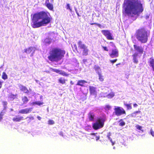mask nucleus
Masks as SVG:
<instances>
[{
    "label": "nucleus",
    "mask_w": 154,
    "mask_h": 154,
    "mask_svg": "<svg viewBox=\"0 0 154 154\" xmlns=\"http://www.w3.org/2000/svg\"><path fill=\"white\" fill-rule=\"evenodd\" d=\"M45 5L47 8L50 10L52 11L53 10L54 6L52 4L49 2V0H46Z\"/></svg>",
    "instance_id": "obj_15"
},
{
    "label": "nucleus",
    "mask_w": 154,
    "mask_h": 154,
    "mask_svg": "<svg viewBox=\"0 0 154 154\" xmlns=\"http://www.w3.org/2000/svg\"><path fill=\"white\" fill-rule=\"evenodd\" d=\"M119 122H120L119 123V126H123L125 125V122L122 121V119H121L119 121Z\"/></svg>",
    "instance_id": "obj_28"
},
{
    "label": "nucleus",
    "mask_w": 154,
    "mask_h": 154,
    "mask_svg": "<svg viewBox=\"0 0 154 154\" xmlns=\"http://www.w3.org/2000/svg\"><path fill=\"white\" fill-rule=\"evenodd\" d=\"M2 77L3 79L6 80L8 79V75L5 72H3L2 73Z\"/></svg>",
    "instance_id": "obj_24"
},
{
    "label": "nucleus",
    "mask_w": 154,
    "mask_h": 154,
    "mask_svg": "<svg viewBox=\"0 0 154 154\" xmlns=\"http://www.w3.org/2000/svg\"><path fill=\"white\" fill-rule=\"evenodd\" d=\"M109 55L112 58L118 57L119 56L118 51L116 48L112 50L111 52L109 53Z\"/></svg>",
    "instance_id": "obj_11"
},
{
    "label": "nucleus",
    "mask_w": 154,
    "mask_h": 154,
    "mask_svg": "<svg viewBox=\"0 0 154 154\" xmlns=\"http://www.w3.org/2000/svg\"><path fill=\"white\" fill-rule=\"evenodd\" d=\"M111 135V133L110 132H109L108 133L107 137L110 141H111V139H112V138L110 137Z\"/></svg>",
    "instance_id": "obj_35"
},
{
    "label": "nucleus",
    "mask_w": 154,
    "mask_h": 154,
    "mask_svg": "<svg viewBox=\"0 0 154 154\" xmlns=\"http://www.w3.org/2000/svg\"><path fill=\"white\" fill-rule=\"evenodd\" d=\"M32 105H36V101L35 102H33L32 103Z\"/></svg>",
    "instance_id": "obj_53"
},
{
    "label": "nucleus",
    "mask_w": 154,
    "mask_h": 154,
    "mask_svg": "<svg viewBox=\"0 0 154 154\" xmlns=\"http://www.w3.org/2000/svg\"><path fill=\"white\" fill-rule=\"evenodd\" d=\"M3 82L0 81V89L2 88Z\"/></svg>",
    "instance_id": "obj_45"
},
{
    "label": "nucleus",
    "mask_w": 154,
    "mask_h": 154,
    "mask_svg": "<svg viewBox=\"0 0 154 154\" xmlns=\"http://www.w3.org/2000/svg\"><path fill=\"white\" fill-rule=\"evenodd\" d=\"M70 83L71 85H73V84H74L72 82V81H70Z\"/></svg>",
    "instance_id": "obj_55"
},
{
    "label": "nucleus",
    "mask_w": 154,
    "mask_h": 154,
    "mask_svg": "<svg viewBox=\"0 0 154 154\" xmlns=\"http://www.w3.org/2000/svg\"><path fill=\"white\" fill-rule=\"evenodd\" d=\"M75 11L76 14H77L78 16L80 17V15H79V13H78V11H77V10L76 9H75Z\"/></svg>",
    "instance_id": "obj_46"
},
{
    "label": "nucleus",
    "mask_w": 154,
    "mask_h": 154,
    "mask_svg": "<svg viewBox=\"0 0 154 154\" xmlns=\"http://www.w3.org/2000/svg\"><path fill=\"white\" fill-rule=\"evenodd\" d=\"M54 123V122L52 120H49L48 121V124L49 125H53Z\"/></svg>",
    "instance_id": "obj_34"
},
{
    "label": "nucleus",
    "mask_w": 154,
    "mask_h": 154,
    "mask_svg": "<svg viewBox=\"0 0 154 154\" xmlns=\"http://www.w3.org/2000/svg\"><path fill=\"white\" fill-rule=\"evenodd\" d=\"M4 114V112L1 111L0 113V122L3 119V116Z\"/></svg>",
    "instance_id": "obj_30"
},
{
    "label": "nucleus",
    "mask_w": 154,
    "mask_h": 154,
    "mask_svg": "<svg viewBox=\"0 0 154 154\" xmlns=\"http://www.w3.org/2000/svg\"><path fill=\"white\" fill-rule=\"evenodd\" d=\"M150 133L153 137H154V131H153L152 128L150 130Z\"/></svg>",
    "instance_id": "obj_38"
},
{
    "label": "nucleus",
    "mask_w": 154,
    "mask_h": 154,
    "mask_svg": "<svg viewBox=\"0 0 154 154\" xmlns=\"http://www.w3.org/2000/svg\"><path fill=\"white\" fill-rule=\"evenodd\" d=\"M20 89L25 93L28 94L29 93V91L28 90L26 87L22 85H21L20 87Z\"/></svg>",
    "instance_id": "obj_17"
},
{
    "label": "nucleus",
    "mask_w": 154,
    "mask_h": 154,
    "mask_svg": "<svg viewBox=\"0 0 154 154\" xmlns=\"http://www.w3.org/2000/svg\"><path fill=\"white\" fill-rule=\"evenodd\" d=\"M52 71L54 72H56L57 73H58L60 74V72L61 70L57 69H52Z\"/></svg>",
    "instance_id": "obj_33"
},
{
    "label": "nucleus",
    "mask_w": 154,
    "mask_h": 154,
    "mask_svg": "<svg viewBox=\"0 0 154 154\" xmlns=\"http://www.w3.org/2000/svg\"><path fill=\"white\" fill-rule=\"evenodd\" d=\"M102 48L104 49V50L107 51H108V49L107 47L106 46H102Z\"/></svg>",
    "instance_id": "obj_42"
},
{
    "label": "nucleus",
    "mask_w": 154,
    "mask_h": 154,
    "mask_svg": "<svg viewBox=\"0 0 154 154\" xmlns=\"http://www.w3.org/2000/svg\"><path fill=\"white\" fill-rule=\"evenodd\" d=\"M123 6V13L130 17L136 15L139 16L143 11L142 4L138 0H124Z\"/></svg>",
    "instance_id": "obj_1"
},
{
    "label": "nucleus",
    "mask_w": 154,
    "mask_h": 154,
    "mask_svg": "<svg viewBox=\"0 0 154 154\" xmlns=\"http://www.w3.org/2000/svg\"><path fill=\"white\" fill-rule=\"evenodd\" d=\"M149 17L148 16V17H147V18H148Z\"/></svg>",
    "instance_id": "obj_59"
},
{
    "label": "nucleus",
    "mask_w": 154,
    "mask_h": 154,
    "mask_svg": "<svg viewBox=\"0 0 154 154\" xmlns=\"http://www.w3.org/2000/svg\"><path fill=\"white\" fill-rule=\"evenodd\" d=\"M66 80L63 78L61 77L58 80L59 83L62 84H65L66 83Z\"/></svg>",
    "instance_id": "obj_20"
},
{
    "label": "nucleus",
    "mask_w": 154,
    "mask_h": 154,
    "mask_svg": "<svg viewBox=\"0 0 154 154\" xmlns=\"http://www.w3.org/2000/svg\"><path fill=\"white\" fill-rule=\"evenodd\" d=\"M2 103L3 105V106L5 109H6L7 108V105L8 103L7 101H3Z\"/></svg>",
    "instance_id": "obj_32"
},
{
    "label": "nucleus",
    "mask_w": 154,
    "mask_h": 154,
    "mask_svg": "<svg viewBox=\"0 0 154 154\" xmlns=\"http://www.w3.org/2000/svg\"><path fill=\"white\" fill-rule=\"evenodd\" d=\"M43 104V103L39 101H36V105L38 106L42 105Z\"/></svg>",
    "instance_id": "obj_39"
},
{
    "label": "nucleus",
    "mask_w": 154,
    "mask_h": 154,
    "mask_svg": "<svg viewBox=\"0 0 154 154\" xmlns=\"http://www.w3.org/2000/svg\"><path fill=\"white\" fill-rule=\"evenodd\" d=\"M131 116L134 118L136 117V114H135V113L134 112H133L131 114Z\"/></svg>",
    "instance_id": "obj_41"
},
{
    "label": "nucleus",
    "mask_w": 154,
    "mask_h": 154,
    "mask_svg": "<svg viewBox=\"0 0 154 154\" xmlns=\"http://www.w3.org/2000/svg\"><path fill=\"white\" fill-rule=\"evenodd\" d=\"M149 17L148 16V17H147V18H148Z\"/></svg>",
    "instance_id": "obj_58"
},
{
    "label": "nucleus",
    "mask_w": 154,
    "mask_h": 154,
    "mask_svg": "<svg viewBox=\"0 0 154 154\" xmlns=\"http://www.w3.org/2000/svg\"><path fill=\"white\" fill-rule=\"evenodd\" d=\"M24 119V118L19 115L16 116L12 119V120L14 122H19Z\"/></svg>",
    "instance_id": "obj_14"
},
{
    "label": "nucleus",
    "mask_w": 154,
    "mask_h": 154,
    "mask_svg": "<svg viewBox=\"0 0 154 154\" xmlns=\"http://www.w3.org/2000/svg\"><path fill=\"white\" fill-rule=\"evenodd\" d=\"M78 51L77 52L80 54H82L83 56H87L88 55L89 50L88 47L82 43L81 41H79L78 42Z\"/></svg>",
    "instance_id": "obj_6"
},
{
    "label": "nucleus",
    "mask_w": 154,
    "mask_h": 154,
    "mask_svg": "<svg viewBox=\"0 0 154 154\" xmlns=\"http://www.w3.org/2000/svg\"><path fill=\"white\" fill-rule=\"evenodd\" d=\"M110 141L112 143V145L113 146L114 144L115 143L114 142H113L112 139H111V141Z\"/></svg>",
    "instance_id": "obj_51"
},
{
    "label": "nucleus",
    "mask_w": 154,
    "mask_h": 154,
    "mask_svg": "<svg viewBox=\"0 0 154 154\" xmlns=\"http://www.w3.org/2000/svg\"><path fill=\"white\" fill-rule=\"evenodd\" d=\"M114 112L115 114L117 116H119L122 115H126V112L125 110L122 108L117 106L115 107L114 109Z\"/></svg>",
    "instance_id": "obj_8"
},
{
    "label": "nucleus",
    "mask_w": 154,
    "mask_h": 154,
    "mask_svg": "<svg viewBox=\"0 0 154 154\" xmlns=\"http://www.w3.org/2000/svg\"><path fill=\"white\" fill-rule=\"evenodd\" d=\"M133 47L135 51H137V52L134 53L132 55L133 57V62L134 63L137 64L138 62V60L137 59L138 54H142L143 53L144 48L141 46L137 45L135 44L134 45Z\"/></svg>",
    "instance_id": "obj_5"
},
{
    "label": "nucleus",
    "mask_w": 154,
    "mask_h": 154,
    "mask_svg": "<svg viewBox=\"0 0 154 154\" xmlns=\"http://www.w3.org/2000/svg\"><path fill=\"white\" fill-rule=\"evenodd\" d=\"M153 85H154V83L153 84Z\"/></svg>",
    "instance_id": "obj_60"
},
{
    "label": "nucleus",
    "mask_w": 154,
    "mask_h": 154,
    "mask_svg": "<svg viewBox=\"0 0 154 154\" xmlns=\"http://www.w3.org/2000/svg\"><path fill=\"white\" fill-rule=\"evenodd\" d=\"M29 118L30 120H33L34 119V118L33 117H27L26 118Z\"/></svg>",
    "instance_id": "obj_49"
},
{
    "label": "nucleus",
    "mask_w": 154,
    "mask_h": 154,
    "mask_svg": "<svg viewBox=\"0 0 154 154\" xmlns=\"http://www.w3.org/2000/svg\"><path fill=\"white\" fill-rule=\"evenodd\" d=\"M111 108V106L109 105H106L105 107V109L106 110H109Z\"/></svg>",
    "instance_id": "obj_36"
},
{
    "label": "nucleus",
    "mask_w": 154,
    "mask_h": 154,
    "mask_svg": "<svg viewBox=\"0 0 154 154\" xmlns=\"http://www.w3.org/2000/svg\"><path fill=\"white\" fill-rule=\"evenodd\" d=\"M135 36L137 39L141 43H146L148 39L147 32L144 27L137 29L135 33Z\"/></svg>",
    "instance_id": "obj_4"
},
{
    "label": "nucleus",
    "mask_w": 154,
    "mask_h": 154,
    "mask_svg": "<svg viewBox=\"0 0 154 154\" xmlns=\"http://www.w3.org/2000/svg\"><path fill=\"white\" fill-rule=\"evenodd\" d=\"M94 69L96 71L98 69H100V67L99 66H95L94 67Z\"/></svg>",
    "instance_id": "obj_43"
},
{
    "label": "nucleus",
    "mask_w": 154,
    "mask_h": 154,
    "mask_svg": "<svg viewBox=\"0 0 154 154\" xmlns=\"http://www.w3.org/2000/svg\"><path fill=\"white\" fill-rule=\"evenodd\" d=\"M98 74L99 75V80L101 82H103L104 80L103 76L100 73H99Z\"/></svg>",
    "instance_id": "obj_25"
},
{
    "label": "nucleus",
    "mask_w": 154,
    "mask_h": 154,
    "mask_svg": "<svg viewBox=\"0 0 154 154\" xmlns=\"http://www.w3.org/2000/svg\"><path fill=\"white\" fill-rule=\"evenodd\" d=\"M124 106H126L127 107V110H130L132 108V107L131 105V103H129V104H126V103H124Z\"/></svg>",
    "instance_id": "obj_23"
},
{
    "label": "nucleus",
    "mask_w": 154,
    "mask_h": 154,
    "mask_svg": "<svg viewBox=\"0 0 154 154\" xmlns=\"http://www.w3.org/2000/svg\"><path fill=\"white\" fill-rule=\"evenodd\" d=\"M97 88L93 86H89V91L90 93V96L91 97L94 96V98H96L97 95Z\"/></svg>",
    "instance_id": "obj_9"
},
{
    "label": "nucleus",
    "mask_w": 154,
    "mask_h": 154,
    "mask_svg": "<svg viewBox=\"0 0 154 154\" xmlns=\"http://www.w3.org/2000/svg\"><path fill=\"white\" fill-rule=\"evenodd\" d=\"M48 58L52 62H57L60 60L64 56L65 51L57 47L52 48L48 53Z\"/></svg>",
    "instance_id": "obj_3"
},
{
    "label": "nucleus",
    "mask_w": 154,
    "mask_h": 154,
    "mask_svg": "<svg viewBox=\"0 0 154 154\" xmlns=\"http://www.w3.org/2000/svg\"><path fill=\"white\" fill-rule=\"evenodd\" d=\"M94 114L93 112H90L88 114V118L89 120L91 121H94Z\"/></svg>",
    "instance_id": "obj_18"
},
{
    "label": "nucleus",
    "mask_w": 154,
    "mask_h": 154,
    "mask_svg": "<svg viewBox=\"0 0 154 154\" xmlns=\"http://www.w3.org/2000/svg\"><path fill=\"white\" fill-rule=\"evenodd\" d=\"M60 74L65 76H69V74L64 71H61L60 72Z\"/></svg>",
    "instance_id": "obj_27"
},
{
    "label": "nucleus",
    "mask_w": 154,
    "mask_h": 154,
    "mask_svg": "<svg viewBox=\"0 0 154 154\" xmlns=\"http://www.w3.org/2000/svg\"><path fill=\"white\" fill-rule=\"evenodd\" d=\"M100 138V136H96V140L97 141H98Z\"/></svg>",
    "instance_id": "obj_44"
},
{
    "label": "nucleus",
    "mask_w": 154,
    "mask_h": 154,
    "mask_svg": "<svg viewBox=\"0 0 154 154\" xmlns=\"http://www.w3.org/2000/svg\"><path fill=\"white\" fill-rule=\"evenodd\" d=\"M149 63V64L150 66L152 68V69L154 71V59L152 58H150Z\"/></svg>",
    "instance_id": "obj_19"
},
{
    "label": "nucleus",
    "mask_w": 154,
    "mask_h": 154,
    "mask_svg": "<svg viewBox=\"0 0 154 154\" xmlns=\"http://www.w3.org/2000/svg\"><path fill=\"white\" fill-rule=\"evenodd\" d=\"M74 46L75 48V50H76V51H78V49L77 48V46L76 45V44H75L74 45Z\"/></svg>",
    "instance_id": "obj_48"
},
{
    "label": "nucleus",
    "mask_w": 154,
    "mask_h": 154,
    "mask_svg": "<svg viewBox=\"0 0 154 154\" xmlns=\"http://www.w3.org/2000/svg\"><path fill=\"white\" fill-rule=\"evenodd\" d=\"M90 24L91 25H97V26H98V27L100 28H101L102 27V26L99 23H90Z\"/></svg>",
    "instance_id": "obj_31"
},
{
    "label": "nucleus",
    "mask_w": 154,
    "mask_h": 154,
    "mask_svg": "<svg viewBox=\"0 0 154 154\" xmlns=\"http://www.w3.org/2000/svg\"><path fill=\"white\" fill-rule=\"evenodd\" d=\"M97 133H92L90 134V135H94L95 136L96 134H97Z\"/></svg>",
    "instance_id": "obj_52"
},
{
    "label": "nucleus",
    "mask_w": 154,
    "mask_h": 154,
    "mask_svg": "<svg viewBox=\"0 0 154 154\" xmlns=\"http://www.w3.org/2000/svg\"><path fill=\"white\" fill-rule=\"evenodd\" d=\"M101 32L105 36L107 39L109 40H114V38L112 37V34L110 31L108 30H103L101 31Z\"/></svg>",
    "instance_id": "obj_10"
},
{
    "label": "nucleus",
    "mask_w": 154,
    "mask_h": 154,
    "mask_svg": "<svg viewBox=\"0 0 154 154\" xmlns=\"http://www.w3.org/2000/svg\"><path fill=\"white\" fill-rule=\"evenodd\" d=\"M87 81L85 80H80L78 81V82L76 84L77 85H79L81 87H84V84L87 83Z\"/></svg>",
    "instance_id": "obj_16"
},
{
    "label": "nucleus",
    "mask_w": 154,
    "mask_h": 154,
    "mask_svg": "<svg viewBox=\"0 0 154 154\" xmlns=\"http://www.w3.org/2000/svg\"><path fill=\"white\" fill-rule=\"evenodd\" d=\"M117 60V59H116L113 60H110V61L111 63H112V64L116 62Z\"/></svg>",
    "instance_id": "obj_40"
},
{
    "label": "nucleus",
    "mask_w": 154,
    "mask_h": 154,
    "mask_svg": "<svg viewBox=\"0 0 154 154\" xmlns=\"http://www.w3.org/2000/svg\"><path fill=\"white\" fill-rule=\"evenodd\" d=\"M8 98L11 100H13L14 99H15L17 97V94H11L8 96Z\"/></svg>",
    "instance_id": "obj_22"
},
{
    "label": "nucleus",
    "mask_w": 154,
    "mask_h": 154,
    "mask_svg": "<svg viewBox=\"0 0 154 154\" xmlns=\"http://www.w3.org/2000/svg\"><path fill=\"white\" fill-rule=\"evenodd\" d=\"M136 128L137 129L139 130H141V129L142 128V127L141 126H140L139 125H136Z\"/></svg>",
    "instance_id": "obj_37"
},
{
    "label": "nucleus",
    "mask_w": 154,
    "mask_h": 154,
    "mask_svg": "<svg viewBox=\"0 0 154 154\" xmlns=\"http://www.w3.org/2000/svg\"><path fill=\"white\" fill-rule=\"evenodd\" d=\"M66 8L67 10H69L70 12H72V9L70 8V4L69 3H67L66 5Z\"/></svg>",
    "instance_id": "obj_29"
},
{
    "label": "nucleus",
    "mask_w": 154,
    "mask_h": 154,
    "mask_svg": "<svg viewBox=\"0 0 154 154\" xmlns=\"http://www.w3.org/2000/svg\"><path fill=\"white\" fill-rule=\"evenodd\" d=\"M105 117L98 118L96 122L92 124V127L95 130H97L103 127L106 121Z\"/></svg>",
    "instance_id": "obj_7"
},
{
    "label": "nucleus",
    "mask_w": 154,
    "mask_h": 154,
    "mask_svg": "<svg viewBox=\"0 0 154 154\" xmlns=\"http://www.w3.org/2000/svg\"><path fill=\"white\" fill-rule=\"evenodd\" d=\"M121 64V63H118L116 64V66H117L118 65H120Z\"/></svg>",
    "instance_id": "obj_56"
},
{
    "label": "nucleus",
    "mask_w": 154,
    "mask_h": 154,
    "mask_svg": "<svg viewBox=\"0 0 154 154\" xmlns=\"http://www.w3.org/2000/svg\"><path fill=\"white\" fill-rule=\"evenodd\" d=\"M52 18L48 13L44 11H41L33 14L32 25L33 28H37L45 26L49 23Z\"/></svg>",
    "instance_id": "obj_2"
},
{
    "label": "nucleus",
    "mask_w": 154,
    "mask_h": 154,
    "mask_svg": "<svg viewBox=\"0 0 154 154\" xmlns=\"http://www.w3.org/2000/svg\"><path fill=\"white\" fill-rule=\"evenodd\" d=\"M134 112V113H135V114H137V113H140V111L139 110H138V111H137Z\"/></svg>",
    "instance_id": "obj_50"
},
{
    "label": "nucleus",
    "mask_w": 154,
    "mask_h": 154,
    "mask_svg": "<svg viewBox=\"0 0 154 154\" xmlns=\"http://www.w3.org/2000/svg\"><path fill=\"white\" fill-rule=\"evenodd\" d=\"M22 100L23 104L26 103L29 100L28 99V98L25 96L22 98Z\"/></svg>",
    "instance_id": "obj_21"
},
{
    "label": "nucleus",
    "mask_w": 154,
    "mask_h": 154,
    "mask_svg": "<svg viewBox=\"0 0 154 154\" xmlns=\"http://www.w3.org/2000/svg\"><path fill=\"white\" fill-rule=\"evenodd\" d=\"M137 106L138 105L137 103H135L133 104V106L134 107H137Z\"/></svg>",
    "instance_id": "obj_47"
},
{
    "label": "nucleus",
    "mask_w": 154,
    "mask_h": 154,
    "mask_svg": "<svg viewBox=\"0 0 154 154\" xmlns=\"http://www.w3.org/2000/svg\"><path fill=\"white\" fill-rule=\"evenodd\" d=\"M114 96V94L113 92H111L109 94H108L107 97L108 98H111L113 97Z\"/></svg>",
    "instance_id": "obj_26"
},
{
    "label": "nucleus",
    "mask_w": 154,
    "mask_h": 154,
    "mask_svg": "<svg viewBox=\"0 0 154 154\" xmlns=\"http://www.w3.org/2000/svg\"><path fill=\"white\" fill-rule=\"evenodd\" d=\"M32 108H27L24 109H22L19 110L18 112L19 113L22 114H28L31 112L32 110Z\"/></svg>",
    "instance_id": "obj_13"
},
{
    "label": "nucleus",
    "mask_w": 154,
    "mask_h": 154,
    "mask_svg": "<svg viewBox=\"0 0 154 154\" xmlns=\"http://www.w3.org/2000/svg\"><path fill=\"white\" fill-rule=\"evenodd\" d=\"M1 75V71H0V76Z\"/></svg>",
    "instance_id": "obj_57"
},
{
    "label": "nucleus",
    "mask_w": 154,
    "mask_h": 154,
    "mask_svg": "<svg viewBox=\"0 0 154 154\" xmlns=\"http://www.w3.org/2000/svg\"><path fill=\"white\" fill-rule=\"evenodd\" d=\"M37 118L39 120H40L41 119V117L40 116H38L37 117Z\"/></svg>",
    "instance_id": "obj_54"
},
{
    "label": "nucleus",
    "mask_w": 154,
    "mask_h": 154,
    "mask_svg": "<svg viewBox=\"0 0 154 154\" xmlns=\"http://www.w3.org/2000/svg\"><path fill=\"white\" fill-rule=\"evenodd\" d=\"M35 48L34 47H30L25 49L24 51L28 54H29L32 53V55L31 56H32L33 54L34 53L35 50Z\"/></svg>",
    "instance_id": "obj_12"
}]
</instances>
